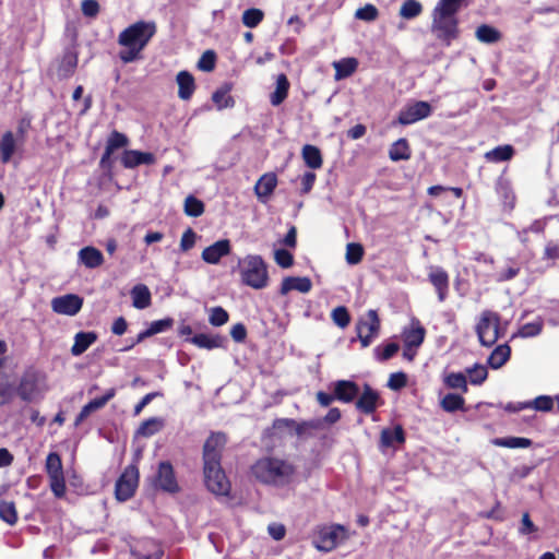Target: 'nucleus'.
Wrapping results in <instances>:
<instances>
[{
  "instance_id": "21",
  "label": "nucleus",
  "mask_w": 559,
  "mask_h": 559,
  "mask_svg": "<svg viewBox=\"0 0 559 559\" xmlns=\"http://www.w3.org/2000/svg\"><path fill=\"white\" fill-rule=\"evenodd\" d=\"M116 394L115 389H109L105 395L102 397H97L88 402L86 405L83 406L80 414L78 415L75 419V425H80L84 419H86L93 412H96L100 408H103L108 401H110Z\"/></svg>"
},
{
  "instance_id": "8",
  "label": "nucleus",
  "mask_w": 559,
  "mask_h": 559,
  "mask_svg": "<svg viewBox=\"0 0 559 559\" xmlns=\"http://www.w3.org/2000/svg\"><path fill=\"white\" fill-rule=\"evenodd\" d=\"M45 469L49 478V486L57 498L66 495V479L61 457L58 453L51 452L46 457Z\"/></svg>"
},
{
  "instance_id": "62",
  "label": "nucleus",
  "mask_w": 559,
  "mask_h": 559,
  "mask_svg": "<svg viewBox=\"0 0 559 559\" xmlns=\"http://www.w3.org/2000/svg\"><path fill=\"white\" fill-rule=\"evenodd\" d=\"M197 238L198 236L193 229L188 228L185 230L180 239V250L186 252L192 249L195 245Z\"/></svg>"
},
{
  "instance_id": "59",
  "label": "nucleus",
  "mask_w": 559,
  "mask_h": 559,
  "mask_svg": "<svg viewBox=\"0 0 559 559\" xmlns=\"http://www.w3.org/2000/svg\"><path fill=\"white\" fill-rule=\"evenodd\" d=\"M216 56L212 50H206L203 52L201 58L198 61V68L202 71L210 72L215 67Z\"/></svg>"
},
{
  "instance_id": "58",
  "label": "nucleus",
  "mask_w": 559,
  "mask_h": 559,
  "mask_svg": "<svg viewBox=\"0 0 559 559\" xmlns=\"http://www.w3.org/2000/svg\"><path fill=\"white\" fill-rule=\"evenodd\" d=\"M209 321L214 326L224 325L228 321V313L222 307L211 309Z\"/></svg>"
},
{
  "instance_id": "43",
  "label": "nucleus",
  "mask_w": 559,
  "mask_h": 559,
  "mask_svg": "<svg viewBox=\"0 0 559 559\" xmlns=\"http://www.w3.org/2000/svg\"><path fill=\"white\" fill-rule=\"evenodd\" d=\"M128 144V139L124 134L119 133L117 131L112 132L108 138L105 153L102 157V163H104L112 152L119 147H123Z\"/></svg>"
},
{
  "instance_id": "25",
  "label": "nucleus",
  "mask_w": 559,
  "mask_h": 559,
  "mask_svg": "<svg viewBox=\"0 0 559 559\" xmlns=\"http://www.w3.org/2000/svg\"><path fill=\"white\" fill-rule=\"evenodd\" d=\"M178 84V96L182 100H188L192 97L195 90L194 78L188 71H180L176 76Z\"/></svg>"
},
{
  "instance_id": "16",
  "label": "nucleus",
  "mask_w": 559,
  "mask_h": 559,
  "mask_svg": "<svg viewBox=\"0 0 559 559\" xmlns=\"http://www.w3.org/2000/svg\"><path fill=\"white\" fill-rule=\"evenodd\" d=\"M226 443V437L223 433H212L205 441L203 448L204 463H221V452Z\"/></svg>"
},
{
  "instance_id": "23",
  "label": "nucleus",
  "mask_w": 559,
  "mask_h": 559,
  "mask_svg": "<svg viewBox=\"0 0 559 559\" xmlns=\"http://www.w3.org/2000/svg\"><path fill=\"white\" fill-rule=\"evenodd\" d=\"M78 259L87 269H96L104 263L103 253L92 246L82 248L78 253Z\"/></svg>"
},
{
  "instance_id": "46",
  "label": "nucleus",
  "mask_w": 559,
  "mask_h": 559,
  "mask_svg": "<svg viewBox=\"0 0 559 559\" xmlns=\"http://www.w3.org/2000/svg\"><path fill=\"white\" fill-rule=\"evenodd\" d=\"M476 38L485 44H492L499 40L500 33L492 26L489 25H480L476 29Z\"/></svg>"
},
{
  "instance_id": "33",
  "label": "nucleus",
  "mask_w": 559,
  "mask_h": 559,
  "mask_svg": "<svg viewBox=\"0 0 559 559\" xmlns=\"http://www.w3.org/2000/svg\"><path fill=\"white\" fill-rule=\"evenodd\" d=\"M301 155L305 164L311 169H319L322 167L323 159L320 150L310 144H306L301 150Z\"/></svg>"
},
{
  "instance_id": "38",
  "label": "nucleus",
  "mask_w": 559,
  "mask_h": 559,
  "mask_svg": "<svg viewBox=\"0 0 559 559\" xmlns=\"http://www.w3.org/2000/svg\"><path fill=\"white\" fill-rule=\"evenodd\" d=\"M510 354H511V348L509 345H507V344L499 345L489 355L488 365L492 369H499L509 360Z\"/></svg>"
},
{
  "instance_id": "56",
  "label": "nucleus",
  "mask_w": 559,
  "mask_h": 559,
  "mask_svg": "<svg viewBox=\"0 0 559 559\" xmlns=\"http://www.w3.org/2000/svg\"><path fill=\"white\" fill-rule=\"evenodd\" d=\"M340 418H341V412H340L338 408L334 407V408H331L328 412L325 417L312 420L310 423V427H312V428H321L324 424L333 425L336 421H338Z\"/></svg>"
},
{
  "instance_id": "52",
  "label": "nucleus",
  "mask_w": 559,
  "mask_h": 559,
  "mask_svg": "<svg viewBox=\"0 0 559 559\" xmlns=\"http://www.w3.org/2000/svg\"><path fill=\"white\" fill-rule=\"evenodd\" d=\"M400 346L396 343H389L384 346H377L373 349L374 356L380 361H385L392 358L399 350Z\"/></svg>"
},
{
  "instance_id": "9",
  "label": "nucleus",
  "mask_w": 559,
  "mask_h": 559,
  "mask_svg": "<svg viewBox=\"0 0 559 559\" xmlns=\"http://www.w3.org/2000/svg\"><path fill=\"white\" fill-rule=\"evenodd\" d=\"M203 469L207 489L215 495L227 496L230 491V483L222 469L221 463H204Z\"/></svg>"
},
{
  "instance_id": "57",
  "label": "nucleus",
  "mask_w": 559,
  "mask_h": 559,
  "mask_svg": "<svg viewBox=\"0 0 559 559\" xmlns=\"http://www.w3.org/2000/svg\"><path fill=\"white\" fill-rule=\"evenodd\" d=\"M331 317H332L333 322L342 329L346 328L350 321L348 311L343 306H340V307H336L335 309H333Z\"/></svg>"
},
{
  "instance_id": "13",
  "label": "nucleus",
  "mask_w": 559,
  "mask_h": 559,
  "mask_svg": "<svg viewBox=\"0 0 559 559\" xmlns=\"http://www.w3.org/2000/svg\"><path fill=\"white\" fill-rule=\"evenodd\" d=\"M83 299L74 294L56 297L51 300V308L56 313L75 316L82 308Z\"/></svg>"
},
{
  "instance_id": "20",
  "label": "nucleus",
  "mask_w": 559,
  "mask_h": 559,
  "mask_svg": "<svg viewBox=\"0 0 559 559\" xmlns=\"http://www.w3.org/2000/svg\"><path fill=\"white\" fill-rule=\"evenodd\" d=\"M311 288L312 283L309 277L287 276L282 281L280 293L282 295H287L292 290H297L299 293L307 294Z\"/></svg>"
},
{
  "instance_id": "2",
  "label": "nucleus",
  "mask_w": 559,
  "mask_h": 559,
  "mask_svg": "<svg viewBox=\"0 0 559 559\" xmlns=\"http://www.w3.org/2000/svg\"><path fill=\"white\" fill-rule=\"evenodd\" d=\"M157 26L153 21H138L124 28L118 36V44L122 46L119 58L123 63L141 59V52L156 34Z\"/></svg>"
},
{
  "instance_id": "10",
  "label": "nucleus",
  "mask_w": 559,
  "mask_h": 559,
  "mask_svg": "<svg viewBox=\"0 0 559 559\" xmlns=\"http://www.w3.org/2000/svg\"><path fill=\"white\" fill-rule=\"evenodd\" d=\"M358 338L362 347H368L380 332V319L376 310H368L356 325Z\"/></svg>"
},
{
  "instance_id": "45",
  "label": "nucleus",
  "mask_w": 559,
  "mask_h": 559,
  "mask_svg": "<svg viewBox=\"0 0 559 559\" xmlns=\"http://www.w3.org/2000/svg\"><path fill=\"white\" fill-rule=\"evenodd\" d=\"M465 400L457 394L449 393L441 401L440 406L448 413H454L459 409H463Z\"/></svg>"
},
{
  "instance_id": "32",
  "label": "nucleus",
  "mask_w": 559,
  "mask_h": 559,
  "mask_svg": "<svg viewBox=\"0 0 559 559\" xmlns=\"http://www.w3.org/2000/svg\"><path fill=\"white\" fill-rule=\"evenodd\" d=\"M335 69V80L341 81L350 76L358 67V61L355 58H344L333 63Z\"/></svg>"
},
{
  "instance_id": "64",
  "label": "nucleus",
  "mask_w": 559,
  "mask_h": 559,
  "mask_svg": "<svg viewBox=\"0 0 559 559\" xmlns=\"http://www.w3.org/2000/svg\"><path fill=\"white\" fill-rule=\"evenodd\" d=\"M406 382H407V378L404 372H395L390 376L389 381H388V386L391 390L397 391V390H401L402 388H404L406 385Z\"/></svg>"
},
{
  "instance_id": "44",
  "label": "nucleus",
  "mask_w": 559,
  "mask_h": 559,
  "mask_svg": "<svg viewBox=\"0 0 559 559\" xmlns=\"http://www.w3.org/2000/svg\"><path fill=\"white\" fill-rule=\"evenodd\" d=\"M444 384L450 389L461 390L463 393L468 391L467 380L462 372H451L443 378Z\"/></svg>"
},
{
  "instance_id": "54",
  "label": "nucleus",
  "mask_w": 559,
  "mask_h": 559,
  "mask_svg": "<svg viewBox=\"0 0 559 559\" xmlns=\"http://www.w3.org/2000/svg\"><path fill=\"white\" fill-rule=\"evenodd\" d=\"M466 371L469 376L471 383L474 385L481 384L488 376V371L483 365H475L474 367L468 368Z\"/></svg>"
},
{
  "instance_id": "14",
  "label": "nucleus",
  "mask_w": 559,
  "mask_h": 559,
  "mask_svg": "<svg viewBox=\"0 0 559 559\" xmlns=\"http://www.w3.org/2000/svg\"><path fill=\"white\" fill-rule=\"evenodd\" d=\"M155 485L164 491L174 493L179 490L174 468L169 462H160L155 477Z\"/></svg>"
},
{
  "instance_id": "50",
  "label": "nucleus",
  "mask_w": 559,
  "mask_h": 559,
  "mask_svg": "<svg viewBox=\"0 0 559 559\" xmlns=\"http://www.w3.org/2000/svg\"><path fill=\"white\" fill-rule=\"evenodd\" d=\"M364 255V248L361 245L350 242L346 246V262L350 265L359 263Z\"/></svg>"
},
{
  "instance_id": "34",
  "label": "nucleus",
  "mask_w": 559,
  "mask_h": 559,
  "mask_svg": "<svg viewBox=\"0 0 559 559\" xmlns=\"http://www.w3.org/2000/svg\"><path fill=\"white\" fill-rule=\"evenodd\" d=\"M381 445L384 448L394 447L404 442V431L401 426L386 428L381 431Z\"/></svg>"
},
{
  "instance_id": "1",
  "label": "nucleus",
  "mask_w": 559,
  "mask_h": 559,
  "mask_svg": "<svg viewBox=\"0 0 559 559\" xmlns=\"http://www.w3.org/2000/svg\"><path fill=\"white\" fill-rule=\"evenodd\" d=\"M251 473L261 484L275 488L292 487L298 478L297 468L292 462L275 456L258 460L251 466Z\"/></svg>"
},
{
  "instance_id": "41",
  "label": "nucleus",
  "mask_w": 559,
  "mask_h": 559,
  "mask_svg": "<svg viewBox=\"0 0 559 559\" xmlns=\"http://www.w3.org/2000/svg\"><path fill=\"white\" fill-rule=\"evenodd\" d=\"M389 156L394 162L408 159L411 157V148L407 141L405 139L395 141L389 150Z\"/></svg>"
},
{
  "instance_id": "51",
  "label": "nucleus",
  "mask_w": 559,
  "mask_h": 559,
  "mask_svg": "<svg viewBox=\"0 0 559 559\" xmlns=\"http://www.w3.org/2000/svg\"><path fill=\"white\" fill-rule=\"evenodd\" d=\"M0 519L10 525H13L16 520V510L13 502L1 501L0 502Z\"/></svg>"
},
{
  "instance_id": "7",
  "label": "nucleus",
  "mask_w": 559,
  "mask_h": 559,
  "mask_svg": "<svg viewBox=\"0 0 559 559\" xmlns=\"http://www.w3.org/2000/svg\"><path fill=\"white\" fill-rule=\"evenodd\" d=\"M475 330L478 341L483 346H492L501 336L500 316L491 310L483 311L479 316Z\"/></svg>"
},
{
  "instance_id": "63",
  "label": "nucleus",
  "mask_w": 559,
  "mask_h": 559,
  "mask_svg": "<svg viewBox=\"0 0 559 559\" xmlns=\"http://www.w3.org/2000/svg\"><path fill=\"white\" fill-rule=\"evenodd\" d=\"M542 329H543L542 322L536 321V322H531V323L524 324L520 329L519 333L522 337H533V336L538 335L542 332Z\"/></svg>"
},
{
  "instance_id": "35",
  "label": "nucleus",
  "mask_w": 559,
  "mask_h": 559,
  "mask_svg": "<svg viewBox=\"0 0 559 559\" xmlns=\"http://www.w3.org/2000/svg\"><path fill=\"white\" fill-rule=\"evenodd\" d=\"M16 150V139L11 131H7L0 140V154L2 163H9Z\"/></svg>"
},
{
  "instance_id": "39",
  "label": "nucleus",
  "mask_w": 559,
  "mask_h": 559,
  "mask_svg": "<svg viewBox=\"0 0 559 559\" xmlns=\"http://www.w3.org/2000/svg\"><path fill=\"white\" fill-rule=\"evenodd\" d=\"M491 443L501 448L526 449L532 445V440L523 437L495 438Z\"/></svg>"
},
{
  "instance_id": "48",
  "label": "nucleus",
  "mask_w": 559,
  "mask_h": 559,
  "mask_svg": "<svg viewBox=\"0 0 559 559\" xmlns=\"http://www.w3.org/2000/svg\"><path fill=\"white\" fill-rule=\"evenodd\" d=\"M263 12L260 9H248L242 13V23L249 28L257 27L263 20Z\"/></svg>"
},
{
  "instance_id": "42",
  "label": "nucleus",
  "mask_w": 559,
  "mask_h": 559,
  "mask_svg": "<svg viewBox=\"0 0 559 559\" xmlns=\"http://www.w3.org/2000/svg\"><path fill=\"white\" fill-rule=\"evenodd\" d=\"M514 154V150L511 145H501L497 146L491 151H488L485 153V158L488 162L492 163H499V162H506L512 158Z\"/></svg>"
},
{
  "instance_id": "29",
  "label": "nucleus",
  "mask_w": 559,
  "mask_h": 559,
  "mask_svg": "<svg viewBox=\"0 0 559 559\" xmlns=\"http://www.w3.org/2000/svg\"><path fill=\"white\" fill-rule=\"evenodd\" d=\"M132 306L136 309H145L151 305L152 295L148 287L138 284L131 289Z\"/></svg>"
},
{
  "instance_id": "27",
  "label": "nucleus",
  "mask_w": 559,
  "mask_h": 559,
  "mask_svg": "<svg viewBox=\"0 0 559 559\" xmlns=\"http://www.w3.org/2000/svg\"><path fill=\"white\" fill-rule=\"evenodd\" d=\"M379 394L369 385H366L362 394L356 402V407L362 413L370 414L377 408Z\"/></svg>"
},
{
  "instance_id": "17",
  "label": "nucleus",
  "mask_w": 559,
  "mask_h": 559,
  "mask_svg": "<svg viewBox=\"0 0 559 559\" xmlns=\"http://www.w3.org/2000/svg\"><path fill=\"white\" fill-rule=\"evenodd\" d=\"M425 335V328L420 324L418 319L413 318L411 324L402 332L403 345L419 348L424 343Z\"/></svg>"
},
{
  "instance_id": "18",
  "label": "nucleus",
  "mask_w": 559,
  "mask_h": 559,
  "mask_svg": "<svg viewBox=\"0 0 559 559\" xmlns=\"http://www.w3.org/2000/svg\"><path fill=\"white\" fill-rule=\"evenodd\" d=\"M277 186V177L274 173H266L260 177L254 186V192L259 201L267 202Z\"/></svg>"
},
{
  "instance_id": "36",
  "label": "nucleus",
  "mask_w": 559,
  "mask_h": 559,
  "mask_svg": "<svg viewBox=\"0 0 559 559\" xmlns=\"http://www.w3.org/2000/svg\"><path fill=\"white\" fill-rule=\"evenodd\" d=\"M231 86L225 84L215 91L212 95V100L218 110L230 108L235 105L234 98L230 96Z\"/></svg>"
},
{
  "instance_id": "53",
  "label": "nucleus",
  "mask_w": 559,
  "mask_h": 559,
  "mask_svg": "<svg viewBox=\"0 0 559 559\" xmlns=\"http://www.w3.org/2000/svg\"><path fill=\"white\" fill-rule=\"evenodd\" d=\"M526 403L528 405V408H533L539 412H549L552 409L554 406V400L548 395H539L533 401H528Z\"/></svg>"
},
{
  "instance_id": "61",
  "label": "nucleus",
  "mask_w": 559,
  "mask_h": 559,
  "mask_svg": "<svg viewBox=\"0 0 559 559\" xmlns=\"http://www.w3.org/2000/svg\"><path fill=\"white\" fill-rule=\"evenodd\" d=\"M15 393L13 384L8 381L0 382V406L9 404Z\"/></svg>"
},
{
  "instance_id": "40",
  "label": "nucleus",
  "mask_w": 559,
  "mask_h": 559,
  "mask_svg": "<svg viewBox=\"0 0 559 559\" xmlns=\"http://www.w3.org/2000/svg\"><path fill=\"white\" fill-rule=\"evenodd\" d=\"M192 344L200 348L214 349L222 347L223 338L221 336H213L209 334H197L189 340Z\"/></svg>"
},
{
  "instance_id": "15",
  "label": "nucleus",
  "mask_w": 559,
  "mask_h": 559,
  "mask_svg": "<svg viewBox=\"0 0 559 559\" xmlns=\"http://www.w3.org/2000/svg\"><path fill=\"white\" fill-rule=\"evenodd\" d=\"M230 241L228 239H221L204 248L201 253V258L207 264H218L224 257H227L230 253Z\"/></svg>"
},
{
  "instance_id": "60",
  "label": "nucleus",
  "mask_w": 559,
  "mask_h": 559,
  "mask_svg": "<svg viewBox=\"0 0 559 559\" xmlns=\"http://www.w3.org/2000/svg\"><path fill=\"white\" fill-rule=\"evenodd\" d=\"M274 260L281 267L284 269L290 267L294 263L293 254L285 249H276L274 252Z\"/></svg>"
},
{
  "instance_id": "11",
  "label": "nucleus",
  "mask_w": 559,
  "mask_h": 559,
  "mask_svg": "<svg viewBox=\"0 0 559 559\" xmlns=\"http://www.w3.org/2000/svg\"><path fill=\"white\" fill-rule=\"evenodd\" d=\"M139 484V471L135 466H128L116 483V498L119 501L130 499Z\"/></svg>"
},
{
  "instance_id": "3",
  "label": "nucleus",
  "mask_w": 559,
  "mask_h": 559,
  "mask_svg": "<svg viewBox=\"0 0 559 559\" xmlns=\"http://www.w3.org/2000/svg\"><path fill=\"white\" fill-rule=\"evenodd\" d=\"M241 281L253 289H262L269 283L267 267L258 254L246 255L239 261Z\"/></svg>"
},
{
  "instance_id": "5",
  "label": "nucleus",
  "mask_w": 559,
  "mask_h": 559,
  "mask_svg": "<svg viewBox=\"0 0 559 559\" xmlns=\"http://www.w3.org/2000/svg\"><path fill=\"white\" fill-rule=\"evenodd\" d=\"M15 391L25 402L39 401L48 391L46 376L36 370H27L21 377Z\"/></svg>"
},
{
  "instance_id": "22",
  "label": "nucleus",
  "mask_w": 559,
  "mask_h": 559,
  "mask_svg": "<svg viewBox=\"0 0 559 559\" xmlns=\"http://www.w3.org/2000/svg\"><path fill=\"white\" fill-rule=\"evenodd\" d=\"M359 388L353 381L338 380L334 383V394L336 400L350 403L358 395Z\"/></svg>"
},
{
  "instance_id": "4",
  "label": "nucleus",
  "mask_w": 559,
  "mask_h": 559,
  "mask_svg": "<svg viewBox=\"0 0 559 559\" xmlns=\"http://www.w3.org/2000/svg\"><path fill=\"white\" fill-rule=\"evenodd\" d=\"M456 12L445 10L436 5L432 11L431 32L445 46H450L452 40L459 36Z\"/></svg>"
},
{
  "instance_id": "19",
  "label": "nucleus",
  "mask_w": 559,
  "mask_h": 559,
  "mask_svg": "<svg viewBox=\"0 0 559 559\" xmlns=\"http://www.w3.org/2000/svg\"><path fill=\"white\" fill-rule=\"evenodd\" d=\"M155 162L152 153L128 150L123 152L121 163L126 168H134L140 165H151Z\"/></svg>"
},
{
  "instance_id": "12",
  "label": "nucleus",
  "mask_w": 559,
  "mask_h": 559,
  "mask_svg": "<svg viewBox=\"0 0 559 559\" xmlns=\"http://www.w3.org/2000/svg\"><path fill=\"white\" fill-rule=\"evenodd\" d=\"M431 112L432 108L429 103L424 100L413 102L400 111L397 121L403 126L413 124L429 117Z\"/></svg>"
},
{
  "instance_id": "6",
  "label": "nucleus",
  "mask_w": 559,
  "mask_h": 559,
  "mask_svg": "<svg viewBox=\"0 0 559 559\" xmlns=\"http://www.w3.org/2000/svg\"><path fill=\"white\" fill-rule=\"evenodd\" d=\"M348 537V531L341 524L322 525L316 530L313 546L320 551L330 552Z\"/></svg>"
},
{
  "instance_id": "30",
  "label": "nucleus",
  "mask_w": 559,
  "mask_h": 559,
  "mask_svg": "<svg viewBox=\"0 0 559 559\" xmlns=\"http://www.w3.org/2000/svg\"><path fill=\"white\" fill-rule=\"evenodd\" d=\"M429 280L438 292L439 300L443 301L449 286L448 274L442 269L436 267L430 271Z\"/></svg>"
},
{
  "instance_id": "26",
  "label": "nucleus",
  "mask_w": 559,
  "mask_h": 559,
  "mask_svg": "<svg viewBox=\"0 0 559 559\" xmlns=\"http://www.w3.org/2000/svg\"><path fill=\"white\" fill-rule=\"evenodd\" d=\"M496 191L502 200L503 207L508 211L513 210L515 205V194L511 182L503 177H499L496 183Z\"/></svg>"
},
{
  "instance_id": "47",
  "label": "nucleus",
  "mask_w": 559,
  "mask_h": 559,
  "mask_svg": "<svg viewBox=\"0 0 559 559\" xmlns=\"http://www.w3.org/2000/svg\"><path fill=\"white\" fill-rule=\"evenodd\" d=\"M423 11V5L417 0H407L405 1L401 9L400 15L403 19L411 20L418 16Z\"/></svg>"
},
{
  "instance_id": "37",
  "label": "nucleus",
  "mask_w": 559,
  "mask_h": 559,
  "mask_svg": "<svg viewBox=\"0 0 559 559\" xmlns=\"http://www.w3.org/2000/svg\"><path fill=\"white\" fill-rule=\"evenodd\" d=\"M164 427V420L158 417H152L146 420H144L140 427L138 428L135 436L136 437H143V438H150L154 435H156L158 431L162 430Z\"/></svg>"
},
{
  "instance_id": "24",
  "label": "nucleus",
  "mask_w": 559,
  "mask_h": 559,
  "mask_svg": "<svg viewBox=\"0 0 559 559\" xmlns=\"http://www.w3.org/2000/svg\"><path fill=\"white\" fill-rule=\"evenodd\" d=\"M78 66V53L72 50L68 49L64 51L61 59L58 61V68H57V74L61 79H66L71 76Z\"/></svg>"
},
{
  "instance_id": "28",
  "label": "nucleus",
  "mask_w": 559,
  "mask_h": 559,
  "mask_svg": "<svg viewBox=\"0 0 559 559\" xmlns=\"http://www.w3.org/2000/svg\"><path fill=\"white\" fill-rule=\"evenodd\" d=\"M97 340L95 332H79L74 336V344L71 347L73 356L82 355Z\"/></svg>"
},
{
  "instance_id": "55",
  "label": "nucleus",
  "mask_w": 559,
  "mask_h": 559,
  "mask_svg": "<svg viewBox=\"0 0 559 559\" xmlns=\"http://www.w3.org/2000/svg\"><path fill=\"white\" fill-rule=\"evenodd\" d=\"M379 15L378 9L373 4H366L362 8H359L355 12V17L357 20L366 21V22H372L377 20Z\"/></svg>"
},
{
  "instance_id": "31",
  "label": "nucleus",
  "mask_w": 559,
  "mask_h": 559,
  "mask_svg": "<svg viewBox=\"0 0 559 559\" xmlns=\"http://www.w3.org/2000/svg\"><path fill=\"white\" fill-rule=\"evenodd\" d=\"M289 82L285 74H278L276 78L275 91L270 95V102L273 106L281 105L288 95Z\"/></svg>"
},
{
  "instance_id": "49",
  "label": "nucleus",
  "mask_w": 559,
  "mask_h": 559,
  "mask_svg": "<svg viewBox=\"0 0 559 559\" xmlns=\"http://www.w3.org/2000/svg\"><path fill=\"white\" fill-rule=\"evenodd\" d=\"M204 212V205L199 199L189 195L185 200V213L188 216L198 217Z\"/></svg>"
}]
</instances>
